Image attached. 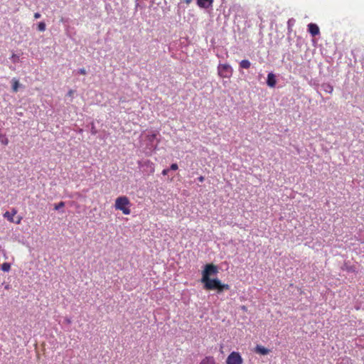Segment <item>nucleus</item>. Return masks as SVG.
I'll list each match as a JSON object with an SVG mask.
<instances>
[{
  "label": "nucleus",
  "instance_id": "obj_1",
  "mask_svg": "<svg viewBox=\"0 0 364 364\" xmlns=\"http://www.w3.org/2000/svg\"><path fill=\"white\" fill-rule=\"evenodd\" d=\"M201 282L204 284V289L206 290H218V292H222L224 290H228V284H222L218 279H208Z\"/></svg>",
  "mask_w": 364,
  "mask_h": 364
},
{
  "label": "nucleus",
  "instance_id": "obj_2",
  "mask_svg": "<svg viewBox=\"0 0 364 364\" xmlns=\"http://www.w3.org/2000/svg\"><path fill=\"white\" fill-rule=\"evenodd\" d=\"M131 202L128 197L123 196L116 198L114 203V208L121 210L124 215H129L131 213Z\"/></svg>",
  "mask_w": 364,
  "mask_h": 364
},
{
  "label": "nucleus",
  "instance_id": "obj_3",
  "mask_svg": "<svg viewBox=\"0 0 364 364\" xmlns=\"http://www.w3.org/2000/svg\"><path fill=\"white\" fill-rule=\"evenodd\" d=\"M218 269L216 265L213 264H208L205 266L204 269L202 272L201 281L210 279V276L217 274Z\"/></svg>",
  "mask_w": 364,
  "mask_h": 364
},
{
  "label": "nucleus",
  "instance_id": "obj_4",
  "mask_svg": "<svg viewBox=\"0 0 364 364\" xmlns=\"http://www.w3.org/2000/svg\"><path fill=\"white\" fill-rule=\"evenodd\" d=\"M218 73L223 78H230L232 75V68L227 63L219 64L218 66Z\"/></svg>",
  "mask_w": 364,
  "mask_h": 364
},
{
  "label": "nucleus",
  "instance_id": "obj_5",
  "mask_svg": "<svg viewBox=\"0 0 364 364\" xmlns=\"http://www.w3.org/2000/svg\"><path fill=\"white\" fill-rule=\"evenodd\" d=\"M243 360L239 353L232 352L226 359V364H242Z\"/></svg>",
  "mask_w": 364,
  "mask_h": 364
},
{
  "label": "nucleus",
  "instance_id": "obj_6",
  "mask_svg": "<svg viewBox=\"0 0 364 364\" xmlns=\"http://www.w3.org/2000/svg\"><path fill=\"white\" fill-rule=\"evenodd\" d=\"M308 31L312 36H316L320 33L318 26L316 23H311L308 25Z\"/></svg>",
  "mask_w": 364,
  "mask_h": 364
},
{
  "label": "nucleus",
  "instance_id": "obj_7",
  "mask_svg": "<svg viewBox=\"0 0 364 364\" xmlns=\"http://www.w3.org/2000/svg\"><path fill=\"white\" fill-rule=\"evenodd\" d=\"M277 83L276 76L274 73H270L267 75V84L270 87H274Z\"/></svg>",
  "mask_w": 364,
  "mask_h": 364
},
{
  "label": "nucleus",
  "instance_id": "obj_8",
  "mask_svg": "<svg viewBox=\"0 0 364 364\" xmlns=\"http://www.w3.org/2000/svg\"><path fill=\"white\" fill-rule=\"evenodd\" d=\"M213 0H197V4L199 7L203 9H208L212 6Z\"/></svg>",
  "mask_w": 364,
  "mask_h": 364
},
{
  "label": "nucleus",
  "instance_id": "obj_9",
  "mask_svg": "<svg viewBox=\"0 0 364 364\" xmlns=\"http://www.w3.org/2000/svg\"><path fill=\"white\" fill-rule=\"evenodd\" d=\"M255 352L259 355H267L270 352V350L262 346L257 345L255 348Z\"/></svg>",
  "mask_w": 364,
  "mask_h": 364
},
{
  "label": "nucleus",
  "instance_id": "obj_10",
  "mask_svg": "<svg viewBox=\"0 0 364 364\" xmlns=\"http://www.w3.org/2000/svg\"><path fill=\"white\" fill-rule=\"evenodd\" d=\"M17 213V210L15 208L11 210V212L6 211L4 213V217L6 218L9 222L14 223V216Z\"/></svg>",
  "mask_w": 364,
  "mask_h": 364
},
{
  "label": "nucleus",
  "instance_id": "obj_11",
  "mask_svg": "<svg viewBox=\"0 0 364 364\" xmlns=\"http://www.w3.org/2000/svg\"><path fill=\"white\" fill-rule=\"evenodd\" d=\"M200 364H216L213 357H206L201 360Z\"/></svg>",
  "mask_w": 364,
  "mask_h": 364
},
{
  "label": "nucleus",
  "instance_id": "obj_12",
  "mask_svg": "<svg viewBox=\"0 0 364 364\" xmlns=\"http://www.w3.org/2000/svg\"><path fill=\"white\" fill-rule=\"evenodd\" d=\"M19 85V82L17 79L14 78L12 80V90L14 92H16L18 91Z\"/></svg>",
  "mask_w": 364,
  "mask_h": 364
},
{
  "label": "nucleus",
  "instance_id": "obj_13",
  "mask_svg": "<svg viewBox=\"0 0 364 364\" xmlns=\"http://www.w3.org/2000/svg\"><path fill=\"white\" fill-rule=\"evenodd\" d=\"M250 67V62L248 60H243L240 63V68L247 69Z\"/></svg>",
  "mask_w": 364,
  "mask_h": 364
},
{
  "label": "nucleus",
  "instance_id": "obj_14",
  "mask_svg": "<svg viewBox=\"0 0 364 364\" xmlns=\"http://www.w3.org/2000/svg\"><path fill=\"white\" fill-rule=\"evenodd\" d=\"M1 269L5 272H8L11 269V264L8 262H4L1 264Z\"/></svg>",
  "mask_w": 364,
  "mask_h": 364
},
{
  "label": "nucleus",
  "instance_id": "obj_15",
  "mask_svg": "<svg viewBox=\"0 0 364 364\" xmlns=\"http://www.w3.org/2000/svg\"><path fill=\"white\" fill-rule=\"evenodd\" d=\"M323 87L325 92L328 93H332L333 91V87L330 84H324L323 85Z\"/></svg>",
  "mask_w": 364,
  "mask_h": 364
},
{
  "label": "nucleus",
  "instance_id": "obj_16",
  "mask_svg": "<svg viewBox=\"0 0 364 364\" xmlns=\"http://www.w3.org/2000/svg\"><path fill=\"white\" fill-rule=\"evenodd\" d=\"M0 141L1 143L5 146L9 144V139L6 138L5 135L0 134Z\"/></svg>",
  "mask_w": 364,
  "mask_h": 364
},
{
  "label": "nucleus",
  "instance_id": "obj_17",
  "mask_svg": "<svg viewBox=\"0 0 364 364\" xmlns=\"http://www.w3.org/2000/svg\"><path fill=\"white\" fill-rule=\"evenodd\" d=\"M38 29L39 31H44L46 30V23L44 22H40L38 24Z\"/></svg>",
  "mask_w": 364,
  "mask_h": 364
},
{
  "label": "nucleus",
  "instance_id": "obj_18",
  "mask_svg": "<svg viewBox=\"0 0 364 364\" xmlns=\"http://www.w3.org/2000/svg\"><path fill=\"white\" fill-rule=\"evenodd\" d=\"M11 59L14 63H17L19 61V57L16 54H12Z\"/></svg>",
  "mask_w": 364,
  "mask_h": 364
},
{
  "label": "nucleus",
  "instance_id": "obj_19",
  "mask_svg": "<svg viewBox=\"0 0 364 364\" xmlns=\"http://www.w3.org/2000/svg\"><path fill=\"white\" fill-rule=\"evenodd\" d=\"M156 136L157 134L156 133H153L151 134H149L147 138L151 142H152L156 138Z\"/></svg>",
  "mask_w": 364,
  "mask_h": 364
},
{
  "label": "nucleus",
  "instance_id": "obj_20",
  "mask_svg": "<svg viewBox=\"0 0 364 364\" xmlns=\"http://www.w3.org/2000/svg\"><path fill=\"white\" fill-rule=\"evenodd\" d=\"M64 206H65V203L61 201V202L58 203V204L55 205V209L59 210L60 208H63Z\"/></svg>",
  "mask_w": 364,
  "mask_h": 364
},
{
  "label": "nucleus",
  "instance_id": "obj_21",
  "mask_svg": "<svg viewBox=\"0 0 364 364\" xmlns=\"http://www.w3.org/2000/svg\"><path fill=\"white\" fill-rule=\"evenodd\" d=\"M178 168L177 164H172L170 166V169L172 171H176Z\"/></svg>",
  "mask_w": 364,
  "mask_h": 364
},
{
  "label": "nucleus",
  "instance_id": "obj_22",
  "mask_svg": "<svg viewBox=\"0 0 364 364\" xmlns=\"http://www.w3.org/2000/svg\"><path fill=\"white\" fill-rule=\"evenodd\" d=\"M78 72L80 74L83 75H86V73H87L85 68H80Z\"/></svg>",
  "mask_w": 364,
  "mask_h": 364
},
{
  "label": "nucleus",
  "instance_id": "obj_23",
  "mask_svg": "<svg viewBox=\"0 0 364 364\" xmlns=\"http://www.w3.org/2000/svg\"><path fill=\"white\" fill-rule=\"evenodd\" d=\"M41 16V14L38 12L34 14V18L36 19L39 18Z\"/></svg>",
  "mask_w": 364,
  "mask_h": 364
},
{
  "label": "nucleus",
  "instance_id": "obj_24",
  "mask_svg": "<svg viewBox=\"0 0 364 364\" xmlns=\"http://www.w3.org/2000/svg\"><path fill=\"white\" fill-rule=\"evenodd\" d=\"M168 171H169L168 169H164V170L162 171V174H163L164 176L167 175V174H168Z\"/></svg>",
  "mask_w": 364,
  "mask_h": 364
},
{
  "label": "nucleus",
  "instance_id": "obj_25",
  "mask_svg": "<svg viewBox=\"0 0 364 364\" xmlns=\"http://www.w3.org/2000/svg\"><path fill=\"white\" fill-rule=\"evenodd\" d=\"M198 180L200 182H203V181H204V180H205V178H204V176H199V177L198 178Z\"/></svg>",
  "mask_w": 364,
  "mask_h": 364
},
{
  "label": "nucleus",
  "instance_id": "obj_26",
  "mask_svg": "<svg viewBox=\"0 0 364 364\" xmlns=\"http://www.w3.org/2000/svg\"><path fill=\"white\" fill-rule=\"evenodd\" d=\"M193 0H183V2L186 4H189L192 2Z\"/></svg>",
  "mask_w": 364,
  "mask_h": 364
},
{
  "label": "nucleus",
  "instance_id": "obj_27",
  "mask_svg": "<svg viewBox=\"0 0 364 364\" xmlns=\"http://www.w3.org/2000/svg\"><path fill=\"white\" fill-rule=\"evenodd\" d=\"M21 220V218H19L18 220H17V221L16 222V224H20Z\"/></svg>",
  "mask_w": 364,
  "mask_h": 364
},
{
  "label": "nucleus",
  "instance_id": "obj_28",
  "mask_svg": "<svg viewBox=\"0 0 364 364\" xmlns=\"http://www.w3.org/2000/svg\"><path fill=\"white\" fill-rule=\"evenodd\" d=\"M66 322H67L68 323H71V321H70V318H67V319H66Z\"/></svg>",
  "mask_w": 364,
  "mask_h": 364
},
{
  "label": "nucleus",
  "instance_id": "obj_29",
  "mask_svg": "<svg viewBox=\"0 0 364 364\" xmlns=\"http://www.w3.org/2000/svg\"><path fill=\"white\" fill-rule=\"evenodd\" d=\"M73 90H70V91L68 92L69 95H73Z\"/></svg>",
  "mask_w": 364,
  "mask_h": 364
}]
</instances>
